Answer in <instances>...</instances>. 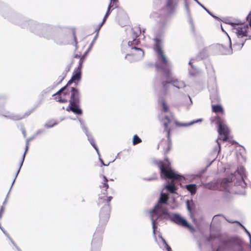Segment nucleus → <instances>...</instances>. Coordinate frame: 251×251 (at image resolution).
I'll list each match as a JSON object with an SVG mask.
<instances>
[{
    "label": "nucleus",
    "instance_id": "nucleus-28",
    "mask_svg": "<svg viewBox=\"0 0 251 251\" xmlns=\"http://www.w3.org/2000/svg\"><path fill=\"white\" fill-rule=\"evenodd\" d=\"M202 119H199L197 120H193L188 123H180L178 122H176V125L178 126H192L195 124L200 123L202 122Z\"/></svg>",
    "mask_w": 251,
    "mask_h": 251
},
{
    "label": "nucleus",
    "instance_id": "nucleus-10",
    "mask_svg": "<svg viewBox=\"0 0 251 251\" xmlns=\"http://www.w3.org/2000/svg\"><path fill=\"white\" fill-rule=\"evenodd\" d=\"M103 231L104 229L102 226H98L93 235L91 243V251H100L102 246Z\"/></svg>",
    "mask_w": 251,
    "mask_h": 251
},
{
    "label": "nucleus",
    "instance_id": "nucleus-25",
    "mask_svg": "<svg viewBox=\"0 0 251 251\" xmlns=\"http://www.w3.org/2000/svg\"><path fill=\"white\" fill-rule=\"evenodd\" d=\"M232 181V179L230 178H224L221 181V189L224 191H227L229 186V184Z\"/></svg>",
    "mask_w": 251,
    "mask_h": 251
},
{
    "label": "nucleus",
    "instance_id": "nucleus-51",
    "mask_svg": "<svg viewBox=\"0 0 251 251\" xmlns=\"http://www.w3.org/2000/svg\"><path fill=\"white\" fill-rule=\"evenodd\" d=\"M224 135V138L222 139L223 142H226L228 139V134H223Z\"/></svg>",
    "mask_w": 251,
    "mask_h": 251
},
{
    "label": "nucleus",
    "instance_id": "nucleus-15",
    "mask_svg": "<svg viewBox=\"0 0 251 251\" xmlns=\"http://www.w3.org/2000/svg\"><path fill=\"white\" fill-rule=\"evenodd\" d=\"M221 139L220 138H218L216 140V142L217 143V145L213 148L212 151L211 152L209 155V158L208 159V161H209V163L207 165V167H208L217 158L218 153H219L221 150V144L219 142L218 140Z\"/></svg>",
    "mask_w": 251,
    "mask_h": 251
},
{
    "label": "nucleus",
    "instance_id": "nucleus-54",
    "mask_svg": "<svg viewBox=\"0 0 251 251\" xmlns=\"http://www.w3.org/2000/svg\"><path fill=\"white\" fill-rule=\"evenodd\" d=\"M22 131L24 137H26V131L24 127L22 128Z\"/></svg>",
    "mask_w": 251,
    "mask_h": 251
},
{
    "label": "nucleus",
    "instance_id": "nucleus-26",
    "mask_svg": "<svg viewBox=\"0 0 251 251\" xmlns=\"http://www.w3.org/2000/svg\"><path fill=\"white\" fill-rule=\"evenodd\" d=\"M165 189L171 193H175L177 189L175 184L173 182L167 181L165 186Z\"/></svg>",
    "mask_w": 251,
    "mask_h": 251
},
{
    "label": "nucleus",
    "instance_id": "nucleus-18",
    "mask_svg": "<svg viewBox=\"0 0 251 251\" xmlns=\"http://www.w3.org/2000/svg\"><path fill=\"white\" fill-rule=\"evenodd\" d=\"M177 5L176 0H166L164 5L165 10L168 14L174 13Z\"/></svg>",
    "mask_w": 251,
    "mask_h": 251
},
{
    "label": "nucleus",
    "instance_id": "nucleus-7",
    "mask_svg": "<svg viewBox=\"0 0 251 251\" xmlns=\"http://www.w3.org/2000/svg\"><path fill=\"white\" fill-rule=\"evenodd\" d=\"M168 201V194L162 192L157 203L151 210L158 215V219L159 218L166 219L168 217L169 210L167 207L165 206V204L167 203Z\"/></svg>",
    "mask_w": 251,
    "mask_h": 251
},
{
    "label": "nucleus",
    "instance_id": "nucleus-2",
    "mask_svg": "<svg viewBox=\"0 0 251 251\" xmlns=\"http://www.w3.org/2000/svg\"><path fill=\"white\" fill-rule=\"evenodd\" d=\"M153 163L159 168L161 178L178 181L181 180L183 178L192 180L194 179L196 177H200L201 175L205 173L208 168L206 166L204 169L200 171L197 174L187 175L184 177L177 174L172 169L171 163L168 158H165L163 161L154 160Z\"/></svg>",
    "mask_w": 251,
    "mask_h": 251
},
{
    "label": "nucleus",
    "instance_id": "nucleus-13",
    "mask_svg": "<svg viewBox=\"0 0 251 251\" xmlns=\"http://www.w3.org/2000/svg\"><path fill=\"white\" fill-rule=\"evenodd\" d=\"M78 120H79V122L80 124V126H81L83 131L85 133L86 136L87 137L88 140L89 141L91 145L95 149L98 155L99 156V157H100V153L98 148L95 144L94 138H93V137L92 135V134H91V133L89 131L88 129L85 126L84 122L81 119H78ZM99 159H100V160L102 165L105 166H107L109 165V163H108L107 164H105L104 163V162L101 158H99Z\"/></svg>",
    "mask_w": 251,
    "mask_h": 251
},
{
    "label": "nucleus",
    "instance_id": "nucleus-48",
    "mask_svg": "<svg viewBox=\"0 0 251 251\" xmlns=\"http://www.w3.org/2000/svg\"><path fill=\"white\" fill-rule=\"evenodd\" d=\"M5 208L4 206H2L0 209V219L1 218L2 214H3L4 212Z\"/></svg>",
    "mask_w": 251,
    "mask_h": 251
},
{
    "label": "nucleus",
    "instance_id": "nucleus-31",
    "mask_svg": "<svg viewBox=\"0 0 251 251\" xmlns=\"http://www.w3.org/2000/svg\"><path fill=\"white\" fill-rule=\"evenodd\" d=\"M203 58V55H202V53L201 52L199 54H198L196 57L192 58L190 61L189 62V65L191 66V68L194 69V70L196 71V68L194 66V65L192 64V61L194 60H199L202 59Z\"/></svg>",
    "mask_w": 251,
    "mask_h": 251
},
{
    "label": "nucleus",
    "instance_id": "nucleus-5",
    "mask_svg": "<svg viewBox=\"0 0 251 251\" xmlns=\"http://www.w3.org/2000/svg\"><path fill=\"white\" fill-rule=\"evenodd\" d=\"M70 93L69 104L66 108L67 111H72L77 115H81L82 110L80 107L81 102V94L78 89L75 87H71L68 89V94Z\"/></svg>",
    "mask_w": 251,
    "mask_h": 251
},
{
    "label": "nucleus",
    "instance_id": "nucleus-60",
    "mask_svg": "<svg viewBox=\"0 0 251 251\" xmlns=\"http://www.w3.org/2000/svg\"><path fill=\"white\" fill-rule=\"evenodd\" d=\"M80 57H81V56H80L77 54H76L74 55V58H80Z\"/></svg>",
    "mask_w": 251,
    "mask_h": 251
},
{
    "label": "nucleus",
    "instance_id": "nucleus-63",
    "mask_svg": "<svg viewBox=\"0 0 251 251\" xmlns=\"http://www.w3.org/2000/svg\"><path fill=\"white\" fill-rule=\"evenodd\" d=\"M95 31L97 32V33H99V30H98V27L95 30Z\"/></svg>",
    "mask_w": 251,
    "mask_h": 251
},
{
    "label": "nucleus",
    "instance_id": "nucleus-6",
    "mask_svg": "<svg viewBox=\"0 0 251 251\" xmlns=\"http://www.w3.org/2000/svg\"><path fill=\"white\" fill-rule=\"evenodd\" d=\"M206 69L209 76L208 87L210 92V99L212 102L218 101L219 100V97L214 70L211 64L206 65Z\"/></svg>",
    "mask_w": 251,
    "mask_h": 251
},
{
    "label": "nucleus",
    "instance_id": "nucleus-3",
    "mask_svg": "<svg viewBox=\"0 0 251 251\" xmlns=\"http://www.w3.org/2000/svg\"><path fill=\"white\" fill-rule=\"evenodd\" d=\"M103 182L100 186L101 189V194L99 195V198L98 201V204L99 206L103 204L101 208L100 212V221L98 226H102L104 229L105 226L107 224L109 217L110 213V202L112 199V197H107V189L109 188L107 183L108 179L105 176H103Z\"/></svg>",
    "mask_w": 251,
    "mask_h": 251
},
{
    "label": "nucleus",
    "instance_id": "nucleus-17",
    "mask_svg": "<svg viewBox=\"0 0 251 251\" xmlns=\"http://www.w3.org/2000/svg\"><path fill=\"white\" fill-rule=\"evenodd\" d=\"M150 214L152 223L153 234L154 235V237H155V236H156L155 230L157 228V225L159 222L161 221L164 222L166 220L165 219H158V215L153 213V211H150Z\"/></svg>",
    "mask_w": 251,
    "mask_h": 251
},
{
    "label": "nucleus",
    "instance_id": "nucleus-29",
    "mask_svg": "<svg viewBox=\"0 0 251 251\" xmlns=\"http://www.w3.org/2000/svg\"><path fill=\"white\" fill-rule=\"evenodd\" d=\"M186 189L191 193V195H194L196 193L197 187L195 184H190L185 186Z\"/></svg>",
    "mask_w": 251,
    "mask_h": 251
},
{
    "label": "nucleus",
    "instance_id": "nucleus-55",
    "mask_svg": "<svg viewBox=\"0 0 251 251\" xmlns=\"http://www.w3.org/2000/svg\"><path fill=\"white\" fill-rule=\"evenodd\" d=\"M62 99V97L60 96H57L56 97H55L54 99L57 101L59 102V100Z\"/></svg>",
    "mask_w": 251,
    "mask_h": 251
},
{
    "label": "nucleus",
    "instance_id": "nucleus-27",
    "mask_svg": "<svg viewBox=\"0 0 251 251\" xmlns=\"http://www.w3.org/2000/svg\"><path fill=\"white\" fill-rule=\"evenodd\" d=\"M38 106V105H37L34 107L32 108L31 109L26 111L24 114L17 115V120H21L28 116L32 112H33L35 110V109Z\"/></svg>",
    "mask_w": 251,
    "mask_h": 251
},
{
    "label": "nucleus",
    "instance_id": "nucleus-19",
    "mask_svg": "<svg viewBox=\"0 0 251 251\" xmlns=\"http://www.w3.org/2000/svg\"><path fill=\"white\" fill-rule=\"evenodd\" d=\"M154 240L158 244L160 248L162 249L163 250H166L167 251H171V247L169 246V245L167 243L165 239L162 236L161 234L160 233L158 235V239H157L156 237L155 236Z\"/></svg>",
    "mask_w": 251,
    "mask_h": 251
},
{
    "label": "nucleus",
    "instance_id": "nucleus-61",
    "mask_svg": "<svg viewBox=\"0 0 251 251\" xmlns=\"http://www.w3.org/2000/svg\"><path fill=\"white\" fill-rule=\"evenodd\" d=\"M88 52H89V51H88V50H87V51H86L84 53V54H83L82 56H84V57H85V58Z\"/></svg>",
    "mask_w": 251,
    "mask_h": 251
},
{
    "label": "nucleus",
    "instance_id": "nucleus-9",
    "mask_svg": "<svg viewBox=\"0 0 251 251\" xmlns=\"http://www.w3.org/2000/svg\"><path fill=\"white\" fill-rule=\"evenodd\" d=\"M132 33H133V40L129 41L128 42V47L130 48L132 51L131 53H135V57H138L139 54V50H140L143 53V56H144V50L138 47L140 40L139 39H137V38L141 34V29L139 25H136L134 26L132 28Z\"/></svg>",
    "mask_w": 251,
    "mask_h": 251
},
{
    "label": "nucleus",
    "instance_id": "nucleus-34",
    "mask_svg": "<svg viewBox=\"0 0 251 251\" xmlns=\"http://www.w3.org/2000/svg\"><path fill=\"white\" fill-rule=\"evenodd\" d=\"M212 111L215 113L223 112V108L222 106L219 104L212 105Z\"/></svg>",
    "mask_w": 251,
    "mask_h": 251
},
{
    "label": "nucleus",
    "instance_id": "nucleus-62",
    "mask_svg": "<svg viewBox=\"0 0 251 251\" xmlns=\"http://www.w3.org/2000/svg\"><path fill=\"white\" fill-rule=\"evenodd\" d=\"M188 97H189V99H190V105H191L192 104V100H191V98L189 96H188Z\"/></svg>",
    "mask_w": 251,
    "mask_h": 251
},
{
    "label": "nucleus",
    "instance_id": "nucleus-22",
    "mask_svg": "<svg viewBox=\"0 0 251 251\" xmlns=\"http://www.w3.org/2000/svg\"><path fill=\"white\" fill-rule=\"evenodd\" d=\"M135 53H131V54L127 53L125 56V59H127L129 62L132 63L138 61L143 57V53L141 50H139V54L138 57H135Z\"/></svg>",
    "mask_w": 251,
    "mask_h": 251
},
{
    "label": "nucleus",
    "instance_id": "nucleus-11",
    "mask_svg": "<svg viewBox=\"0 0 251 251\" xmlns=\"http://www.w3.org/2000/svg\"><path fill=\"white\" fill-rule=\"evenodd\" d=\"M158 219H165L166 221L170 220L179 226L186 227L192 231H195L193 226L189 224L186 219L181 217L180 215L178 214H171L168 212V217L166 218V219L159 218Z\"/></svg>",
    "mask_w": 251,
    "mask_h": 251
},
{
    "label": "nucleus",
    "instance_id": "nucleus-16",
    "mask_svg": "<svg viewBox=\"0 0 251 251\" xmlns=\"http://www.w3.org/2000/svg\"><path fill=\"white\" fill-rule=\"evenodd\" d=\"M216 124L218 125V132L220 135L229 134V130L227 126L222 122L219 116L216 117Z\"/></svg>",
    "mask_w": 251,
    "mask_h": 251
},
{
    "label": "nucleus",
    "instance_id": "nucleus-45",
    "mask_svg": "<svg viewBox=\"0 0 251 251\" xmlns=\"http://www.w3.org/2000/svg\"><path fill=\"white\" fill-rule=\"evenodd\" d=\"M190 202L192 203H193L192 201H190L189 200H187V201H186L187 208L189 212H191V206H190Z\"/></svg>",
    "mask_w": 251,
    "mask_h": 251
},
{
    "label": "nucleus",
    "instance_id": "nucleus-4",
    "mask_svg": "<svg viewBox=\"0 0 251 251\" xmlns=\"http://www.w3.org/2000/svg\"><path fill=\"white\" fill-rule=\"evenodd\" d=\"M19 25L23 28H26L31 32L48 39H51L53 35L54 27L50 25L39 24L32 21L25 20L21 23L19 20Z\"/></svg>",
    "mask_w": 251,
    "mask_h": 251
},
{
    "label": "nucleus",
    "instance_id": "nucleus-40",
    "mask_svg": "<svg viewBox=\"0 0 251 251\" xmlns=\"http://www.w3.org/2000/svg\"><path fill=\"white\" fill-rule=\"evenodd\" d=\"M85 60V57L84 56H81L79 58V62H78V66L77 67V69L79 70H81V68L82 67V64Z\"/></svg>",
    "mask_w": 251,
    "mask_h": 251
},
{
    "label": "nucleus",
    "instance_id": "nucleus-35",
    "mask_svg": "<svg viewBox=\"0 0 251 251\" xmlns=\"http://www.w3.org/2000/svg\"><path fill=\"white\" fill-rule=\"evenodd\" d=\"M57 123L54 121L53 120H50L48 121L44 125L46 128H51L56 125Z\"/></svg>",
    "mask_w": 251,
    "mask_h": 251
},
{
    "label": "nucleus",
    "instance_id": "nucleus-23",
    "mask_svg": "<svg viewBox=\"0 0 251 251\" xmlns=\"http://www.w3.org/2000/svg\"><path fill=\"white\" fill-rule=\"evenodd\" d=\"M37 136L34 134L32 136L30 137V138H27L26 140L25 151V152L24 153V154L23 155L21 162L20 164V168L19 169V170L17 172V176H18V174L19 173L20 169H21L22 166L23 165V162H24V159H25V156L26 153V152L28 150L29 145V142L30 141H31L32 140L34 139Z\"/></svg>",
    "mask_w": 251,
    "mask_h": 251
},
{
    "label": "nucleus",
    "instance_id": "nucleus-38",
    "mask_svg": "<svg viewBox=\"0 0 251 251\" xmlns=\"http://www.w3.org/2000/svg\"><path fill=\"white\" fill-rule=\"evenodd\" d=\"M159 102H160L161 103V104H162V107L163 109V111L165 112H167L169 110V108H168L167 105L166 104V103L165 101V100L163 99H161L159 100Z\"/></svg>",
    "mask_w": 251,
    "mask_h": 251
},
{
    "label": "nucleus",
    "instance_id": "nucleus-43",
    "mask_svg": "<svg viewBox=\"0 0 251 251\" xmlns=\"http://www.w3.org/2000/svg\"><path fill=\"white\" fill-rule=\"evenodd\" d=\"M75 81L73 78L71 77V79L68 82L67 84L64 87H66V89L67 90L68 89H70L71 87H69V86L73 82Z\"/></svg>",
    "mask_w": 251,
    "mask_h": 251
},
{
    "label": "nucleus",
    "instance_id": "nucleus-30",
    "mask_svg": "<svg viewBox=\"0 0 251 251\" xmlns=\"http://www.w3.org/2000/svg\"><path fill=\"white\" fill-rule=\"evenodd\" d=\"M75 81H79L81 78V70L77 69L74 72L72 76Z\"/></svg>",
    "mask_w": 251,
    "mask_h": 251
},
{
    "label": "nucleus",
    "instance_id": "nucleus-12",
    "mask_svg": "<svg viewBox=\"0 0 251 251\" xmlns=\"http://www.w3.org/2000/svg\"><path fill=\"white\" fill-rule=\"evenodd\" d=\"M223 245L229 249H235L236 251H242L243 241L239 237H234L223 241Z\"/></svg>",
    "mask_w": 251,
    "mask_h": 251
},
{
    "label": "nucleus",
    "instance_id": "nucleus-57",
    "mask_svg": "<svg viewBox=\"0 0 251 251\" xmlns=\"http://www.w3.org/2000/svg\"><path fill=\"white\" fill-rule=\"evenodd\" d=\"M112 0H110V3L108 5V7H109L110 8H111L113 9V5H112Z\"/></svg>",
    "mask_w": 251,
    "mask_h": 251
},
{
    "label": "nucleus",
    "instance_id": "nucleus-39",
    "mask_svg": "<svg viewBox=\"0 0 251 251\" xmlns=\"http://www.w3.org/2000/svg\"><path fill=\"white\" fill-rule=\"evenodd\" d=\"M142 142L141 139L137 135H135L133 138L132 143L133 145H137Z\"/></svg>",
    "mask_w": 251,
    "mask_h": 251
},
{
    "label": "nucleus",
    "instance_id": "nucleus-1",
    "mask_svg": "<svg viewBox=\"0 0 251 251\" xmlns=\"http://www.w3.org/2000/svg\"><path fill=\"white\" fill-rule=\"evenodd\" d=\"M151 17L157 22V28L154 32L153 41L154 42V50L157 54V60L155 63V67L157 71H161L165 76L166 81L160 80L162 86L166 94L168 85L171 84L174 87L178 89H182L183 92H187V85L184 82L178 80L174 76L171 71V63L167 58L162 50L163 41L165 33L168 27V24L165 14L153 12Z\"/></svg>",
    "mask_w": 251,
    "mask_h": 251
},
{
    "label": "nucleus",
    "instance_id": "nucleus-49",
    "mask_svg": "<svg viewBox=\"0 0 251 251\" xmlns=\"http://www.w3.org/2000/svg\"><path fill=\"white\" fill-rule=\"evenodd\" d=\"M230 223H237L238 225L241 226L243 229H245V227L241 224L239 222L237 221H235L234 222H230Z\"/></svg>",
    "mask_w": 251,
    "mask_h": 251
},
{
    "label": "nucleus",
    "instance_id": "nucleus-53",
    "mask_svg": "<svg viewBox=\"0 0 251 251\" xmlns=\"http://www.w3.org/2000/svg\"><path fill=\"white\" fill-rule=\"evenodd\" d=\"M105 22V21H104V18L103 19V20L102 22L98 26V30H100L102 25L104 24V23Z\"/></svg>",
    "mask_w": 251,
    "mask_h": 251
},
{
    "label": "nucleus",
    "instance_id": "nucleus-50",
    "mask_svg": "<svg viewBox=\"0 0 251 251\" xmlns=\"http://www.w3.org/2000/svg\"><path fill=\"white\" fill-rule=\"evenodd\" d=\"M59 102L60 103H66L68 102V100L66 98H63L62 97V99L59 100Z\"/></svg>",
    "mask_w": 251,
    "mask_h": 251
},
{
    "label": "nucleus",
    "instance_id": "nucleus-20",
    "mask_svg": "<svg viewBox=\"0 0 251 251\" xmlns=\"http://www.w3.org/2000/svg\"><path fill=\"white\" fill-rule=\"evenodd\" d=\"M184 1L185 8V10H186V11L187 13L188 20L189 24L191 25V27L192 30L193 32H194V30H195L194 24L193 23L192 18L191 17V11L189 9V4L190 3L191 0H185Z\"/></svg>",
    "mask_w": 251,
    "mask_h": 251
},
{
    "label": "nucleus",
    "instance_id": "nucleus-47",
    "mask_svg": "<svg viewBox=\"0 0 251 251\" xmlns=\"http://www.w3.org/2000/svg\"><path fill=\"white\" fill-rule=\"evenodd\" d=\"M207 242H209L213 239L212 235H210L209 237L203 236Z\"/></svg>",
    "mask_w": 251,
    "mask_h": 251
},
{
    "label": "nucleus",
    "instance_id": "nucleus-52",
    "mask_svg": "<svg viewBox=\"0 0 251 251\" xmlns=\"http://www.w3.org/2000/svg\"><path fill=\"white\" fill-rule=\"evenodd\" d=\"M73 37H74V41H75V46H76L77 43L76 41V37L75 35V31H73Z\"/></svg>",
    "mask_w": 251,
    "mask_h": 251
},
{
    "label": "nucleus",
    "instance_id": "nucleus-64",
    "mask_svg": "<svg viewBox=\"0 0 251 251\" xmlns=\"http://www.w3.org/2000/svg\"><path fill=\"white\" fill-rule=\"evenodd\" d=\"M249 18H250V14L247 16V17L246 18L247 20H248Z\"/></svg>",
    "mask_w": 251,
    "mask_h": 251
},
{
    "label": "nucleus",
    "instance_id": "nucleus-14",
    "mask_svg": "<svg viewBox=\"0 0 251 251\" xmlns=\"http://www.w3.org/2000/svg\"><path fill=\"white\" fill-rule=\"evenodd\" d=\"M236 172L239 175L240 178L235 181V185L236 186H241L243 188H245L247 186V183L245 182L247 176L244 167L243 166H239L238 167Z\"/></svg>",
    "mask_w": 251,
    "mask_h": 251
},
{
    "label": "nucleus",
    "instance_id": "nucleus-36",
    "mask_svg": "<svg viewBox=\"0 0 251 251\" xmlns=\"http://www.w3.org/2000/svg\"><path fill=\"white\" fill-rule=\"evenodd\" d=\"M200 6H201L203 9H204L207 13H208L212 17H214L215 19H217V17L214 16L209 10H208L205 7H204L201 3L198 0H194Z\"/></svg>",
    "mask_w": 251,
    "mask_h": 251
},
{
    "label": "nucleus",
    "instance_id": "nucleus-41",
    "mask_svg": "<svg viewBox=\"0 0 251 251\" xmlns=\"http://www.w3.org/2000/svg\"><path fill=\"white\" fill-rule=\"evenodd\" d=\"M113 10V9L110 8L109 7H108L107 11L103 17L104 21H106V19H107V18L108 17V16H109V15L110 14Z\"/></svg>",
    "mask_w": 251,
    "mask_h": 251
},
{
    "label": "nucleus",
    "instance_id": "nucleus-33",
    "mask_svg": "<svg viewBox=\"0 0 251 251\" xmlns=\"http://www.w3.org/2000/svg\"><path fill=\"white\" fill-rule=\"evenodd\" d=\"M61 94H63L64 96H66L67 95H68V90H67L66 89L65 87H63L62 88H61L58 92L52 95V97H54L56 96H60Z\"/></svg>",
    "mask_w": 251,
    "mask_h": 251
},
{
    "label": "nucleus",
    "instance_id": "nucleus-37",
    "mask_svg": "<svg viewBox=\"0 0 251 251\" xmlns=\"http://www.w3.org/2000/svg\"><path fill=\"white\" fill-rule=\"evenodd\" d=\"M71 66H72V63L68 65L66 67L65 71H64L65 72L64 73V75L61 77V78L60 79V80L59 81V82L57 84L60 83H61L62 82V81L63 80V79L65 77V76L66 75V74L70 70L71 68Z\"/></svg>",
    "mask_w": 251,
    "mask_h": 251
},
{
    "label": "nucleus",
    "instance_id": "nucleus-58",
    "mask_svg": "<svg viewBox=\"0 0 251 251\" xmlns=\"http://www.w3.org/2000/svg\"><path fill=\"white\" fill-rule=\"evenodd\" d=\"M189 74L191 76H194L195 75V72H193L191 71H189Z\"/></svg>",
    "mask_w": 251,
    "mask_h": 251
},
{
    "label": "nucleus",
    "instance_id": "nucleus-32",
    "mask_svg": "<svg viewBox=\"0 0 251 251\" xmlns=\"http://www.w3.org/2000/svg\"><path fill=\"white\" fill-rule=\"evenodd\" d=\"M57 84L50 86L43 90L41 92L42 96L43 97L46 96L47 95L49 94L55 88Z\"/></svg>",
    "mask_w": 251,
    "mask_h": 251
},
{
    "label": "nucleus",
    "instance_id": "nucleus-46",
    "mask_svg": "<svg viewBox=\"0 0 251 251\" xmlns=\"http://www.w3.org/2000/svg\"><path fill=\"white\" fill-rule=\"evenodd\" d=\"M45 132V130L44 129H40L36 132L35 134L36 135V136H37L38 135L43 133Z\"/></svg>",
    "mask_w": 251,
    "mask_h": 251
},
{
    "label": "nucleus",
    "instance_id": "nucleus-42",
    "mask_svg": "<svg viewBox=\"0 0 251 251\" xmlns=\"http://www.w3.org/2000/svg\"><path fill=\"white\" fill-rule=\"evenodd\" d=\"M98 38V33L96 34V35L95 36L93 40H92V41L91 42V44H90L89 45V47L88 49V51H90V50H91V49L92 48L96 40H97Z\"/></svg>",
    "mask_w": 251,
    "mask_h": 251
},
{
    "label": "nucleus",
    "instance_id": "nucleus-24",
    "mask_svg": "<svg viewBox=\"0 0 251 251\" xmlns=\"http://www.w3.org/2000/svg\"><path fill=\"white\" fill-rule=\"evenodd\" d=\"M228 38L229 39V48H226L225 46H224L222 44L220 45V47H221V48H220V49L221 50V52L223 54L229 55V54H232V53L233 49L231 48V39L229 36H228Z\"/></svg>",
    "mask_w": 251,
    "mask_h": 251
},
{
    "label": "nucleus",
    "instance_id": "nucleus-56",
    "mask_svg": "<svg viewBox=\"0 0 251 251\" xmlns=\"http://www.w3.org/2000/svg\"><path fill=\"white\" fill-rule=\"evenodd\" d=\"M154 179H155V178L151 177H148V178H144L145 180H147V181L152 180H153Z\"/></svg>",
    "mask_w": 251,
    "mask_h": 251
},
{
    "label": "nucleus",
    "instance_id": "nucleus-59",
    "mask_svg": "<svg viewBox=\"0 0 251 251\" xmlns=\"http://www.w3.org/2000/svg\"><path fill=\"white\" fill-rule=\"evenodd\" d=\"M153 1L154 3L159 4L162 1V0H153Z\"/></svg>",
    "mask_w": 251,
    "mask_h": 251
},
{
    "label": "nucleus",
    "instance_id": "nucleus-8",
    "mask_svg": "<svg viewBox=\"0 0 251 251\" xmlns=\"http://www.w3.org/2000/svg\"><path fill=\"white\" fill-rule=\"evenodd\" d=\"M160 121L163 125L164 130L167 132L168 139H162L158 144L157 148L158 149L160 148H162L164 154H166L169 152L172 147V142L170 137L171 130L170 128L168 127V124L170 123L171 119L168 116H165L164 118L160 119Z\"/></svg>",
    "mask_w": 251,
    "mask_h": 251
},
{
    "label": "nucleus",
    "instance_id": "nucleus-44",
    "mask_svg": "<svg viewBox=\"0 0 251 251\" xmlns=\"http://www.w3.org/2000/svg\"><path fill=\"white\" fill-rule=\"evenodd\" d=\"M112 3L113 9H114L118 7V0H112Z\"/></svg>",
    "mask_w": 251,
    "mask_h": 251
},
{
    "label": "nucleus",
    "instance_id": "nucleus-21",
    "mask_svg": "<svg viewBox=\"0 0 251 251\" xmlns=\"http://www.w3.org/2000/svg\"><path fill=\"white\" fill-rule=\"evenodd\" d=\"M184 1L185 8V10H186V11L187 13L188 20L189 24L191 25V27L192 30L193 32H194V30H195L194 24L193 23L192 18L191 17V11L189 9V4L190 3L191 0H185Z\"/></svg>",
    "mask_w": 251,
    "mask_h": 251
}]
</instances>
